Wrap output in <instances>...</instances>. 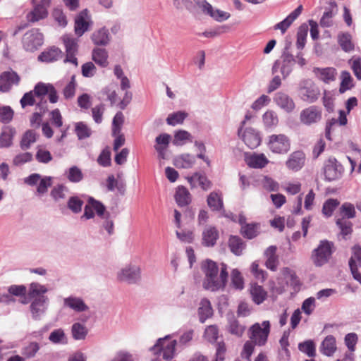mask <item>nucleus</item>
Listing matches in <instances>:
<instances>
[{"label":"nucleus","mask_w":361,"mask_h":361,"mask_svg":"<svg viewBox=\"0 0 361 361\" xmlns=\"http://www.w3.org/2000/svg\"><path fill=\"white\" fill-rule=\"evenodd\" d=\"M202 271L205 275L203 281L204 289L210 291H216L223 289L226 286L228 274L225 264H222L219 273L216 263L212 260L207 259L202 264Z\"/></svg>","instance_id":"nucleus-1"},{"label":"nucleus","mask_w":361,"mask_h":361,"mask_svg":"<svg viewBox=\"0 0 361 361\" xmlns=\"http://www.w3.org/2000/svg\"><path fill=\"white\" fill-rule=\"evenodd\" d=\"M176 343V340H170L168 336L159 338L150 348L154 356L152 361L171 360L174 357Z\"/></svg>","instance_id":"nucleus-2"},{"label":"nucleus","mask_w":361,"mask_h":361,"mask_svg":"<svg viewBox=\"0 0 361 361\" xmlns=\"http://www.w3.org/2000/svg\"><path fill=\"white\" fill-rule=\"evenodd\" d=\"M271 331V324L269 321L262 323H255L248 329V337L258 346L264 345L268 340Z\"/></svg>","instance_id":"nucleus-3"},{"label":"nucleus","mask_w":361,"mask_h":361,"mask_svg":"<svg viewBox=\"0 0 361 361\" xmlns=\"http://www.w3.org/2000/svg\"><path fill=\"white\" fill-rule=\"evenodd\" d=\"M334 249L333 242L323 240L319 242L318 247L312 254V260L317 267H321L329 262Z\"/></svg>","instance_id":"nucleus-4"},{"label":"nucleus","mask_w":361,"mask_h":361,"mask_svg":"<svg viewBox=\"0 0 361 361\" xmlns=\"http://www.w3.org/2000/svg\"><path fill=\"white\" fill-rule=\"evenodd\" d=\"M298 97L307 103L315 102L320 96V90L310 79L301 81L298 90Z\"/></svg>","instance_id":"nucleus-5"},{"label":"nucleus","mask_w":361,"mask_h":361,"mask_svg":"<svg viewBox=\"0 0 361 361\" xmlns=\"http://www.w3.org/2000/svg\"><path fill=\"white\" fill-rule=\"evenodd\" d=\"M267 147L274 154H286L290 149V140L285 134H273L268 137Z\"/></svg>","instance_id":"nucleus-6"},{"label":"nucleus","mask_w":361,"mask_h":361,"mask_svg":"<svg viewBox=\"0 0 361 361\" xmlns=\"http://www.w3.org/2000/svg\"><path fill=\"white\" fill-rule=\"evenodd\" d=\"M299 118L305 126L316 124L322 119V109L317 106H310L300 111Z\"/></svg>","instance_id":"nucleus-7"},{"label":"nucleus","mask_w":361,"mask_h":361,"mask_svg":"<svg viewBox=\"0 0 361 361\" xmlns=\"http://www.w3.org/2000/svg\"><path fill=\"white\" fill-rule=\"evenodd\" d=\"M61 40L66 49L65 63L69 62L74 66H78V59L75 57L78 52V40L69 35H64L61 37Z\"/></svg>","instance_id":"nucleus-8"},{"label":"nucleus","mask_w":361,"mask_h":361,"mask_svg":"<svg viewBox=\"0 0 361 361\" xmlns=\"http://www.w3.org/2000/svg\"><path fill=\"white\" fill-rule=\"evenodd\" d=\"M22 43L24 49L34 51L43 44V35L37 29L28 30L23 36Z\"/></svg>","instance_id":"nucleus-9"},{"label":"nucleus","mask_w":361,"mask_h":361,"mask_svg":"<svg viewBox=\"0 0 361 361\" xmlns=\"http://www.w3.org/2000/svg\"><path fill=\"white\" fill-rule=\"evenodd\" d=\"M343 172V167L336 158L330 157L328 159L324 167V176L327 180L331 181L338 179Z\"/></svg>","instance_id":"nucleus-10"},{"label":"nucleus","mask_w":361,"mask_h":361,"mask_svg":"<svg viewBox=\"0 0 361 361\" xmlns=\"http://www.w3.org/2000/svg\"><path fill=\"white\" fill-rule=\"evenodd\" d=\"M36 97L42 100L47 95H49V99L51 103H56L58 102V94L55 87L51 84H46L44 82H38L32 90Z\"/></svg>","instance_id":"nucleus-11"},{"label":"nucleus","mask_w":361,"mask_h":361,"mask_svg":"<svg viewBox=\"0 0 361 361\" xmlns=\"http://www.w3.org/2000/svg\"><path fill=\"white\" fill-rule=\"evenodd\" d=\"M51 0H41L32 11L27 15L28 21L35 23L44 19L48 16V8L50 7Z\"/></svg>","instance_id":"nucleus-12"},{"label":"nucleus","mask_w":361,"mask_h":361,"mask_svg":"<svg viewBox=\"0 0 361 361\" xmlns=\"http://www.w3.org/2000/svg\"><path fill=\"white\" fill-rule=\"evenodd\" d=\"M20 78L13 71H4L0 74V92H8L13 85H18Z\"/></svg>","instance_id":"nucleus-13"},{"label":"nucleus","mask_w":361,"mask_h":361,"mask_svg":"<svg viewBox=\"0 0 361 361\" xmlns=\"http://www.w3.org/2000/svg\"><path fill=\"white\" fill-rule=\"evenodd\" d=\"M140 278V269L136 266H128L118 274V279L121 281L135 283Z\"/></svg>","instance_id":"nucleus-14"},{"label":"nucleus","mask_w":361,"mask_h":361,"mask_svg":"<svg viewBox=\"0 0 361 361\" xmlns=\"http://www.w3.org/2000/svg\"><path fill=\"white\" fill-rule=\"evenodd\" d=\"M357 263L361 266V247L355 245L353 247V254L349 260V267L353 278L361 283V274L357 270Z\"/></svg>","instance_id":"nucleus-15"},{"label":"nucleus","mask_w":361,"mask_h":361,"mask_svg":"<svg viewBox=\"0 0 361 361\" xmlns=\"http://www.w3.org/2000/svg\"><path fill=\"white\" fill-rule=\"evenodd\" d=\"M313 73L319 80H322L324 83L327 84L334 81L337 75L336 69L333 67H316L314 68Z\"/></svg>","instance_id":"nucleus-16"},{"label":"nucleus","mask_w":361,"mask_h":361,"mask_svg":"<svg viewBox=\"0 0 361 361\" xmlns=\"http://www.w3.org/2000/svg\"><path fill=\"white\" fill-rule=\"evenodd\" d=\"M274 100L278 106L288 113L292 112L295 108L293 99L283 92H277Z\"/></svg>","instance_id":"nucleus-17"},{"label":"nucleus","mask_w":361,"mask_h":361,"mask_svg":"<svg viewBox=\"0 0 361 361\" xmlns=\"http://www.w3.org/2000/svg\"><path fill=\"white\" fill-rule=\"evenodd\" d=\"M243 140L249 148L255 149L260 145L261 137L255 129L249 128L244 131Z\"/></svg>","instance_id":"nucleus-18"},{"label":"nucleus","mask_w":361,"mask_h":361,"mask_svg":"<svg viewBox=\"0 0 361 361\" xmlns=\"http://www.w3.org/2000/svg\"><path fill=\"white\" fill-rule=\"evenodd\" d=\"M276 246L271 245L267 248L264 254L266 258V267L273 271H275L277 269L279 263V256L276 255Z\"/></svg>","instance_id":"nucleus-19"},{"label":"nucleus","mask_w":361,"mask_h":361,"mask_svg":"<svg viewBox=\"0 0 361 361\" xmlns=\"http://www.w3.org/2000/svg\"><path fill=\"white\" fill-rule=\"evenodd\" d=\"M305 156L301 151H295L293 152L286 161V166L293 171L300 170L304 165Z\"/></svg>","instance_id":"nucleus-20"},{"label":"nucleus","mask_w":361,"mask_h":361,"mask_svg":"<svg viewBox=\"0 0 361 361\" xmlns=\"http://www.w3.org/2000/svg\"><path fill=\"white\" fill-rule=\"evenodd\" d=\"M302 11V6L300 5L293 12H291L283 20L276 24L274 30H280L282 34H284L293 22L300 15Z\"/></svg>","instance_id":"nucleus-21"},{"label":"nucleus","mask_w":361,"mask_h":361,"mask_svg":"<svg viewBox=\"0 0 361 361\" xmlns=\"http://www.w3.org/2000/svg\"><path fill=\"white\" fill-rule=\"evenodd\" d=\"M245 161L247 164L250 168L253 169H262L265 167L269 163L268 159L262 153L253 154L246 157Z\"/></svg>","instance_id":"nucleus-22"},{"label":"nucleus","mask_w":361,"mask_h":361,"mask_svg":"<svg viewBox=\"0 0 361 361\" xmlns=\"http://www.w3.org/2000/svg\"><path fill=\"white\" fill-rule=\"evenodd\" d=\"M219 238V231L214 226L205 228L202 233V244L205 246H214Z\"/></svg>","instance_id":"nucleus-23"},{"label":"nucleus","mask_w":361,"mask_h":361,"mask_svg":"<svg viewBox=\"0 0 361 361\" xmlns=\"http://www.w3.org/2000/svg\"><path fill=\"white\" fill-rule=\"evenodd\" d=\"M250 293L253 302L257 305L262 304L267 298V292L257 283L251 284Z\"/></svg>","instance_id":"nucleus-24"},{"label":"nucleus","mask_w":361,"mask_h":361,"mask_svg":"<svg viewBox=\"0 0 361 361\" xmlns=\"http://www.w3.org/2000/svg\"><path fill=\"white\" fill-rule=\"evenodd\" d=\"M62 51L56 47H52L50 49L43 51L39 56L38 59L44 62H53L57 61L62 57Z\"/></svg>","instance_id":"nucleus-25"},{"label":"nucleus","mask_w":361,"mask_h":361,"mask_svg":"<svg viewBox=\"0 0 361 361\" xmlns=\"http://www.w3.org/2000/svg\"><path fill=\"white\" fill-rule=\"evenodd\" d=\"M203 11L206 12L214 20L219 22H221L228 19L231 16L230 13L219 9L214 10L213 7L208 2H204L203 4Z\"/></svg>","instance_id":"nucleus-26"},{"label":"nucleus","mask_w":361,"mask_h":361,"mask_svg":"<svg viewBox=\"0 0 361 361\" xmlns=\"http://www.w3.org/2000/svg\"><path fill=\"white\" fill-rule=\"evenodd\" d=\"M174 197L176 203L180 207H185L191 202V195L184 186L177 188Z\"/></svg>","instance_id":"nucleus-27"},{"label":"nucleus","mask_w":361,"mask_h":361,"mask_svg":"<svg viewBox=\"0 0 361 361\" xmlns=\"http://www.w3.org/2000/svg\"><path fill=\"white\" fill-rule=\"evenodd\" d=\"M213 314V310L210 301L207 298H203L198 308V315L200 322L204 323L208 318Z\"/></svg>","instance_id":"nucleus-28"},{"label":"nucleus","mask_w":361,"mask_h":361,"mask_svg":"<svg viewBox=\"0 0 361 361\" xmlns=\"http://www.w3.org/2000/svg\"><path fill=\"white\" fill-rule=\"evenodd\" d=\"M228 245L231 252L237 256L242 255L243 250L245 247V243L237 235H231L229 237Z\"/></svg>","instance_id":"nucleus-29"},{"label":"nucleus","mask_w":361,"mask_h":361,"mask_svg":"<svg viewBox=\"0 0 361 361\" xmlns=\"http://www.w3.org/2000/svg\"><path fill=\"white\" fill-rule=\"evenodd\" d=\"M171 136L169 134L163 133L156 137L155 149L159 154V157L164 159L165 150L168 147Z\"/></svg>","instance_id":"nucleus-30"},{"label":"nucleus","mask_w":361,"mask_h":361,"mask_svg":"<svg viewBox=\"0 0 361 361\" xmlns=\"http://www.w3.org/2000/svg\"><path fill=\"white\" fill-rule=\"evenodd\" d=\"M260 224L258 223L245 224L242 226L240 233L244 238L252 239L259 234Z\"/></svg>","instance_id":"nucleus-31"},{"label":"nucleus","mask_w":361,"mask_h":361,"mask_svg":"<svg viewBox=\"0 0 361 361\" xmlns=\"http://www.w3.org/2000/svg\"><path fill=\"white\" fill-rule=\"evenodd\" d=\"M92 60L102 67H106L109 65L108 53L105 49L94 48L92 53Z\"/></svg>","instance_id":"nucleus-32"},{"label":"nucleus","mask_w":361,"mask_h":361,"mask_svg":"<svg viewBox=\"0 0 361 361\" xmlns=\"http://www.w3.org/2000/svg\"><path fill=\"white\" fill-rule=\"evenodd\" d=\"M92 40L96 45H106L110 41V36L107 29L102 28L93 32Z\"/></svg>","instance_id":"nucleus-33"},{"label":"nucleus","mask_w":361,"mask_h":361,"mask_svg":"<svg viewBox=\"0 0 361 361\" xmlns=\"http://www.w3.org/2000/svg\"><path fill=\"white\" fill-rule=\"evenodd\" d=\"M207 204L213 211H220L224 207L221 194L217 192H212L207 200Z\"/></svg>","instance_id":"nucleus-34"},{"label":"nucleus","mask_w":361,"mask_h":361,"mask_svg":"<svg viewBox=\"0 0 361 361\" xmlns=\"http://www.w3.org/2000/svg\"><path fill=\"white\" fill-rule=\"evenodd\" d=\"M336 350V338L331 335L327 336L322 343L321 351L325 355L331 356Z\"/></svg>","instance_id":"nucleus-35"},{"label":"nucleus","mask_w":361,"mask_h":361,"mask_svg":"<svg viewBox=\"0 0 361 361\" xmlns=\"http://www.w3.org/2000/svg\"><path fill=\"white\" fill-rule=\"evenodd\" d=\"M84 13L85 12H81L75 20V32L78 37H81L87 31L90 25L89 22L85 18Z\"/></svg>","instance_id":"nucleus-36"},{"label":"nucleus","mask_w":361,"mask_h":361,"mask_svg":"<svg viewBox=\"0 0 361 361\" xmlns=\"http://www.w3.org/2000/svg\"><path fill=\"white\" fill-rule=\"evenodd\" d=\"M15 133L16 131L12 128L9 126L4 128L0 135V147H8L11 146Z\"/></svg>","instance_id":"nucleus-37"},{"label":"nucleus","mask_w":361,"mask_h":361,"mask_svg":"<svg viewBox=\"0 0 361 361\" xmlns=\"http://www.w3.org/2000/svg\"><path fill=\"white\" fill-rule=\"evenodd\" d=\"M338 42L341 49L345 52L351 51L354 49L355 46L352 42V36L348 32L340 33L338 35Z\"/></svg>","instance_id":"nucleus-38"},{"label":"nucleus","mask_w":361,"mask_h":361,"mask_svg":"<svg viewBox=\"0 0 361 361\" xmlns=\"http://www.w3.org/2000/svg\"><path fill=\"white\" fill-rule=\"evenodd\" d=\"M64 304L76 312H83L88 309L82 300L78 298H67L64 300Z\"/></svg>","instance_id":"nucleus-39"},{"label":"nucleus","mask_w":361,"mask_h":361,"mask_svg":"<svg viewBox=\"0 0 361 361\" xmlns=\"http://www.w3.org/2000/svg\"><path fill=\"white\" fill-rule=\"evenodd\" d=\"M195 162V158L189 154H182L175 159V165L178 168H191Z\"/></svg>","instance_id":"nucleus-40"},{"label":"nucleus","mask_w":361,"mask_h":361,"mask_svg":"<svg viewBox=\"0 0 361 361\" xmlns=\"http://www.w3.org/2000/svg\"><path fill=\"white\" fill-rule=\"evenodd\" d=\"M227 329L231 334L240 337L243 334L245 327L240 324L234 317H231L228 319Z\"/></svg>","instance_id":"nucleus-41"},{"label":"nucleus","mask_w":361,"mask_h":361,"mask_svg":"<svg viewBox=\"0 0 361 361\" xmlns=\"http://www.w3.org/2000/svg\"><path fill=\"white\" fill-rule=\"evenodd\" d=\"M264 126L268 128L276 127L279 124V118L276 113L272 110L267 111L262 116Z\"/></svg>","instance_id":"nucleus-42"},{"label":"nucleus","mask_w":361,"mask_h":361,"mask_svg":"<svg viewBox=\"0 0 361 361\" xmlns=\"http://www.w3.org/2000/svg\"><path fill=\"white\" fill-rule=\"evenodd\" d=\"M340 202L337 199L329 198L326 200L322 207V214L326 217L332 216L334 210L338 207Z\"/></svg>","instance_id":"nucleus-43"},{"label":"nucleus","mask_w":361,"mask_h":361,"mask_svg":"<svg viewBox=\"0 0 361 361\" xmlns=\"http://www.w3.org/2000/svg\"><path fill=\"white\" fill-rule=\"evenodd\" d=\"M341 82L340 84L339 92L344 93L353 87V80L350 74L348 71H343L341 73Z\"/></svg>","instance_id":"nucleus-44"},{"label":"nucleus","mask_w":361,"mask_h":361,"mask_svg":"<svg viewBox=\"0 0 361 361\" xmlns=\"http://www.w3.org/2000/svg\"><path fill=\"white\" fill-rule=\"evenodd\" d=\"M187 116V113L180 111H177L168 116L166 123L168 125L173 126L182 124Z\"/></svg>","instance_id":"nucleus-45"},{"label":"nucleus","mask_w":361,"mask_h":361,"mask_svg":"<svg viewBox=\"0 0 361 361\" xmlns=\"http://www.w3.org/2000/svg\"><path fill=\"white\" fill-rule=\"evenodd\" d=\"M339 214L341 216V218H344L345 219H353L355 217L356 212L353 204L350 202H345L339 208Z\"/></svg>","instance_id":"nucleus-46"},{"label":"nucleus","mask_w":361,"mask_h":361,"mask_svg":"<svg viewBox=\"0 0 361 361\" xmlns=\"http://www.w3.org/2000/svg\"><path fill=\"white\" fill-rule=\"evenodd\" d=\"M49 340L55 344H66L67 343V338L62 329H57L54 330L49 336Z\"/></svg>","instance_id":"nucleus-47"},{"label":"nucleus","mask_w":361,"mask_h":361,"mask_svg":"<svg viewBox=\"0 0 361 361\" xmlns=\"http://www.w3.org/2000/svg\"><path fill=\"white\" fill-rule=\"evenodd\" d=\"M47 298L44 295H39V297L35 298L32 302L30 307L32 313L34 317H37L39 314L43 311L44 305L46 302Z\"/></svg>","instance_id":"nucleus-48"},{"label":"nucleus","mask_w":361,"mask_h":361,"mask_svg":"<svg viewBox=\"0 0 361 361\" xmlns=\"http://www.w3.org/2000/svg\"><path fill=\"white\" fill-rule=\"evenodd\" d=\"M66 177L70 182L78 183L82 180L83 174L78 166H73L66 171Z\"/></svg>","instance_id":"nucleus-49"},{"label":"nucleus","mask_w":361,"mask_h":361,"mask_svg":"<svg viewBox=\"0 0 361 361\" xmlns=\"http://www.w3.org/2000/svg\"><path fill=\"white\" fill-rule=\"evenodd\" d=\"M336 224L341 229V233L343 237L350 235L353 232V224L344 218H338Z\"/></svg>","instance_id":"nucleus-50"},{"label":"nucleus","mask_w":361,"mask_h":361,"mask_svg":"<svg viewBox=\"0 0 361 361\" xmlns=\"http://www.w3.org/2000/svg\"><path fill=\"white\" fill-rule=\"evenodd\" d=\"M75 131L80 140L87 138L91 135L90 128L83 122L75 123Z\"/></svg>","instance_id":"nucleus-51"},{"label":"nucleus","mask_w":361,"mask_h":361,"mask_svg":"<svg viewBox=\"0 0 361 361\" xmlns=\"http://www.w3.org/2000/svg\"><path fill=\"white\" fill-rule=\"evenodd\" d=\"M124 123V116L121 111L116 113L112 121V133L114 135L119 134Z\"/></svg>","instance_id":"nucleus-52"},{"label":"nucleus","mask_w":361,"mask_h":361,"mask_svg":"<svg viewBox=\"0 0 361 361\" xmlns=\"http://www.w3.org/2000/svg\"><path fill=\"white\" fill-rule=\"evenodd\" d=\"M71 331L73 337L76 340L84 339L87 334L86 327L80 323H75Z\"/></svg>","instance_id":"nucleus-53"},{"label":"nucleus","mask_w":361,"mask_h":361,"mask_svg":"<svg viewBox=\"0 0 361 361\" xmlns=\"http://www.w3.org/2000/svg\"><path fill=\"white\" fill-rule=\"evenodd\" d=\"M76 85L75 77L73 75L71 81L65 86L63 90V95L66 99H70L74 97Z\"/></svg>","instance_id":"nucleus-54"},{"label":"nucleus","mask_w":361,"mask_h":361,"mask_svg":"<svg viewBox=\"0 0 361 361\" xmlns=\"http://www.w3.org/2000/svg\"><path fill=\"white\" fill-rule=\"evenodd\" d=\"M307 35V26L302 25L299 27L297 33V47L300 49H302L305 45L306 38Z\"/></svg>","instance_id":"nucleus-55"},{"label":"nucleus","mask_w":361,"mask_h":361,"mask_svg":"<svg viewBox=\"0 0 361 361\" xmlns=\"http://www.w3.org/2000/svg\"><path fill=\"white\" fill-rule=\"evenodd\" d=\"M36 141V134L32 130H27L23 135L20 142L23 149H28L32 143Z\"/></svg>","instance_id":"nucleus-56"},{"label":"nucleus","mask_w":361,"mask_h":361,"mask_svg":"<svg viewBox=\"0 0 361 361\" xmlns=\"http://www.w3.org/2000/svg\"><path fill=\"white\" fill-rule=\"evenodd\" d=\"M47 291V289L45 288V286L39 283H32L30 284L29 296L31 298H37L39 297V295H44Z\"/></svg>","instance_id":"nucleus-57"},{"label":"nucleus","mask_w":361,"mask_h":361,"mask_svg":"<svg viewBox=\"0 0 361 361\" xmlns=\"http://www.w3.org/2000/svg\"><path fill=\"white\" fill-rule=\"evenodd\" d=\"M204 338L210 343L216 341L219 336V330L216 326L211 325L206 328L204 334Z\"/></svg>","instance_id":"nucleus-58"},{"label":"nucleus","mask_w":361,"mask_h":361,"mask_svg":"<svg viewBox=\"0 0 361 361\" xmlns=\"http://www.w3.org/2000/svg\"><path fill=\"white\" fill-rule=\"evenodd\" d=\"M83 201L78 197H71L68 201V207L74 213H79L82 210Z\"/></svg>","instance_id":"nucleus-59"},{"label":"nucleus","mask_w":361,"mask_h":361,"mask_svg":"<svg viewBox=\"0 0 361 361\" xmlns=\"http://www.w3.org/2000/svg\"><path fill=\"white\" fill-rule=\"evenodd\" d=\"M231 283L236 289L241 290L243 288V278L238 269H233L231 272Z\"/></svg>","instance_id":"nucleus-60"},{"label":"nucleus","mask_w":361,"mask_h":361,"mask_svg":"<svg viewBox=\"0 0 361 361\" xmlns=\"http://www.w3.org/2000/svg\"><path fill=\"white\" fill-rule=\"evenodd\" d=\"M262 187L268 191H278L279 184L273 178L264 176L262 180Z\"/></svg>","instance_id":"nucleus-61"},{"label":"nucleus","mask_w":361,"mask_h":361,"mask_svg":"<svg viewBox=\"0 0 361 361\" xmlns=\"http://www.w3.org/2000/svg\"><path fill=\"white\" fill-rule=\"evenodd\" d=\"M105 111V106L103 104L96 105L92 109V116L93 120L97 123H101L102 121V116Z\"/></svg>","instance_id":"nucleus-62"},{"label":"nucleus","mask_w":361,"mask_h":361,"mask_svg":"<svg viewBox=\"0 0 361 361\" xmlns=\"http://www.w3.org/2000/svg\"><path fill=\"white\" fill-rule=\"evenodd\" d=\"M192 141L191 135L185 130H178L174 135L173 143L176 145H181L185 141Z\"/></svg>","instance_id":"nucleus-63"},{"label":"nucleus","mask_w":361,"mask_h":361,"mask_svg":"<svg viewBox=\"0 0 361 361\" xmlns=\"http://www.w3.org/2000/svg\"><path fill=\"white\" fill-rule=\"evenodd\" d=\"M39 349V345L36 342H31L23 348L22 353L26 357H34Z\"/></svg>","instance_id":"nucleus-64"}]
</instances>
